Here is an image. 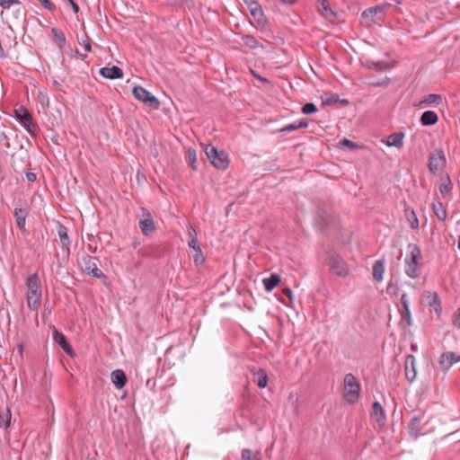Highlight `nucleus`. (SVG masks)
<instances>
[{"label": "nucleus", "instance_id": "1", "mask_svg": "<svg viewBox=\"0 0 460 460\" xmlns=\"http://www.w3.org/2000/svg\"><path fill=\"white\" fill-rule=\"evenodd\" d=\"M26 302L31 311H38L41 305V282L37 273L30 275L26 279Z\"/></svg>", "mask_w": 460, "mask_h": 460}, {"label": "nucleus", "instance_id": "2", "mask_svg": "<svg viewBox=\"0 0 460 460\" xmlns=\"http://www.w3.org/2000/svg\"><path fill=\"white\" fill-rule=\"evenodd\" d=\"M409 254L405 258V274L411 279H417L420 276L418 268L419 262L422 259L421 251L415 243L408 244Z\"/></svg>", "mask_w": 460, "mask_h": 460}, {"label": "nucleus", "instance_id": "3", "mask_svg": "<svg viewBox=\"0 0 460 460\" xmlns=\"http://www.w3.org/2000/svg\"><path fill=\"white\" fill-rule=\"evenodd\" d=\"M361 385L357 377L351 374H346L343 380V399L348 403L358 402L360 395Z\"/></svg>", "mask_w": 460, "mask_h": 460}, {"label": "nucleus", "instance_id": "4", "mask_svg": "<svg viewBox=\"0 0 460 460\" xmlns=\"http://www.w3.org/2000/svg\"><path fill=\"white\" fill-rule=\"evenodd\" d=\"M204 152L213 166L219 170H226L229 165L228 155L219 151L212 145H202Z\"/></svg>", "mask_w": 460, "mask_h": 460}, {"label": "nucleus", "instance_id": "5", "mask_svg": "<svg viewBox=\"0 0 460 460\" xmlns=\"http://www.w3.org/2000/svg\"><path fill=\"white\" fill-rule=\"evenodd\" d=\"M14 113L15 118L20 122V124L26 129V131L31 136H37L38 126L33 120V118L30 111L26 108L21 106L20 108L14 110Z\"/></svg>", "mask_w": 460, "mask_h": 460}, {"label": "nucleus", "instance_id": "6", "mask_svg": "<svg viewBox=\"0 0 460 460\" xmlns=\"http://www.w3.org/2000/svg\"><path fill=\"white\" fill-rule=\"evenodd\" d=\"M78 264L82 271L89 276H92L96 279L104 278L105 275L97 267V264L95 262V258L91 257L88 254H83L78 259Z\"/></svg>", "mask_w": 460, "mask_h": 460}, {"label": "nucleus", "instance_id": "7", "mask_svg": "<svg viewBox=\"0 0 460 460\" xmlns=\"http://www.w3.org/2000/svg\"><path fill=\"white\" fill-rule=\"evenodd\" d=\"M447 159L442 149H436L429 158V170L431 173L441 172L446 167Z\"/></svg>", "mask_w": 460, "mask_h": 460}, {"label": "nucleus", "instance_id": "8", "mask_svg": "<svg viewBox=\"0 0 460 460\" xmlns=\"http://www.w3.org/2000/svg\"><path fill=\"white\" fill-rule=\"evenodd\" d=\"M132 93L137 100L144 102L149 107L158 108L160 105L158 99L142 86H135L132 90Z\"/></svg>", "mask_w": 460, "mask_h": 460}, {"label": "nucleus", "instance_id": "9", "mask_svg": "<svg viewBox=\"0 0 460 460\" xmlns=\"http://www.w3.org/2000/svg\"><path fill=\"white\" fill-rule=\"evenodd\" d=\"M330 270L338 277H346L349 274V269L342 258L337 254H332L329 260Z\"/></svg>", "mask_w": 460, "mask_h": 460}, {"label": "nucleus", "instance_id": "10", "mask_svg": "<svg viewBox=\"0 0 460 460\" xmlns=\"http://www.w3.org/2000/svg\"><path fill=\"white\" fill-rule=\"evenodd\" d=\"M57 233L59 237L61 247L66 252V257L68 258L70 255L71 240L68 236L67 228L60 222H58L57 223Z\"/></svg>", "mask_w": 460, "mask_h": 460}, {"label": "nucleus", "instance_id": "11", "mask_svg": "<svg viewBox=\"0 0 460 460\" xmlns=\"http://www.w3.org/2000/svg\"><path fill=\"white\" fill-rule=\"evenodd\" d=\"M30 213V206L25 203L23 207L15 208L13 210V217L15 218L17 227L22 231L25 232L26 228V217Z\"/></svg>", "mask_w": 460, "mask_h": 460}, {"label": "nucleus", "instance_id": "12", "mask_svg": "<svg viewBox=\"0 0 460 460\" xmlns=\"http://www.w3.org/2000/svg\"><path fill=\"white\" fill-rule=\"evenodd\" d=\"M405 376L410 383H412L417 376L416 358L413 355H407L404 362Z\"/></svg>", "mask_w": 460, "mask_h": 460}, {"label": "nucleus", "instance_id": "13", "mask_svg": "<svg viewBox=\"0 0 460 460\" xmlns=\"http://www.w3.org/2000/svg\"><path fill=\"white\" fill-rule=\"evenodd\" d=\"M424 417V414H418V415H414L409 424H408V433L409 435L413 438H417L420 434H421V429H422V427H421V420Z\"/></svg>", "mask_w": 460, "mask_h": 460}, {"label": "nucleus", "instance_id": "14", "mask_svg": "<svg viewBox=\"0 0 460 460\" xmlns=\"http://www.w3.org/2000/svg\"><path fill=\"white\" fill-rule=\"evenodd\" d=\"M458 361H460V356L452 351L445 352L440 356L439 367L443 371H447L453 364Z\"/></svg>", "mask_w": 460, "mask_h": 460}, {"label": "nucleus", "instance_id": "15", "mask_svg": "<svg viewBox=\"0 0 460 460\" xmlns=\"http://www.w3.org/2000/svg\"><path fill=\"white\" fill-rule=\"evenodd\" d=\"M385 6L376 5L369 7L362 13L363 18H370V23H376L377 20H381L384 14Z\"/></svg>", "mask_w": 460, "mask_h": 460}, {"label": "nucleus", "instance_id": "16", "mask_svg": "<svg viewBox=\"0 0 460 460\" xmlns=\"http://www.w3.org/2000/svg\"><path fill=\"white\" fill-rule=\"evenodd\" d=\"M100 75L108 79H119L123 77V71L116 66H104L100 69Z\"/></svg>", "mask_w": 460, "mask_h": 460}, {"label": "nucleus", "instance_id": "17", "mask_svg": "<svg viewBox=\"0 0 460 460\" xmlns=\"http://www.w3.org/2000/svg\"><path fill=\"white\" fill-rule=\"evenodd\" d=\"M371 419L380 425H384L385 420V410L378 402L372 404Z\"/></svg>", "mask_w": 460, "mask_h": 460}, {"label": "nucleus", "instance_id": "18", "mask_svg": "<svg viewBox=\"0 0 460 460\" xmlns=\"http://www.w3.org/2000/svg\"><path fill=\"white\" fill-rule=\"evenodd\" d=\"M112 384L117 389H122L127 383V376L123 370L116 369L111 374Z\"/></svg>", "mask_w": 460, "mask_h": 460}, {"label": "nucleus", "instance_id": "19", "mask_svg": "<svg viewBox=\"0 0 460 460\" xmlns=\"http://www.w3.org/2000/svg\"><path fill=\"white\" fill-rule=\"evenodd\" d=\"M139 228L145 235H149L155 230V222L150 213H147L146 217L139 221Z\"/></svg>", "mask_w": 460, "mask_h": 460}, {"label": "nucleus", "instance_id": "20", "mask_svg": "<svg viewBox=\"0 0 460 460\" xmlns=\"http://www.w3.org/2000/svg\"><path fill=\"white\" fill-rule=\"evenodd\" d=\"M253 373V382L260 387L265 388L268 385V375L263 368H259L257 370L252 371Z\"/></svg>", "mask_w": 460, "mask_h": 460}, {"label": "nucleus", "instance_id": "21", "mask_svg": "<svg viewBox=\"0 0 460 460\" xmlns=\"http://www.w3.org/2000/svg\"><path fill=\"white\" fill-rule=\"evenodd\" d=\"M438 116L435 111H427L421 114L420 123L423 126H431L438 122Z\"/></svg>", "mask_w": 460, "mask_h": 460}, {"label": "nucleus", "instance_id": "22", "mask_svg": "<svg viewBox=\"0 0 460 460\" xmlns=\"http://www.w3.org/2000/svg\"><path fill=\"white\" fill-rule=\"evenodd\" d=\"M385 273V261L378 260L373 265V279L378 282L382 281Z\"/></svg>", "mask_w": 460, "mask_h": 460}, {"label": "nucleus", "instance_id": "23", "mask_svg": "<svg viewBox=\"0 0 460 460\" xmlns=\"http://www.w3.org/2000/svg\"><path fill=\"white\" fill-rule=\"evenodd\" d=\"M404 134L402 132H395L391 134L388 138L386 145L388 146L402 147L403 146Z\"/></svg>", "mask_w": 460, "mask_h": 460}, {"label": "nucleus", "instance_id": "24", "mask_svg": "<svg viewBox=\"0 0 460 460\" xmlns=\"http://www.w3.org/2000/svg\"><path fill=\"white\" fill-rule=\"evenodd\" d=\"M241 460H262V454L260 450L243 448L241 451Z\"/></svg>", "mask_w": 460, "mask_h": 460}, {"label": "nucleus", "instance_id": "25", "mask_svg": "<svg viewBox=\"0 0 460 460\" xmlns=\"http://www.w3.org/2000/svg\"><path fill=\"white\" fill-rule=\"evenodd\" d=\"M367 68L376 70V71H385L388 70L393 67L390 64L385 62V61H372V60H367L366 65Z\"/></svg>", "mask_w": 460, "mask_h": 460}, {"label": "nucleus", "instance_id": "26", "mask_svg": "<svg viewBox=\"0 0 460 460\" xmlns=\"http://www.w3.org/2000/svg\"><path fill=\"white\" fill-rule=\"evenodd\" d=\"M280 282V277L278 274H271L270 277L263 279V285L267 291L273 290Z\"/></svg>", "mask_w": 460, "mask_h": 460}, {"label": "nucleus", "instance_id": "27", "mask_svg": "<svg viewBox=\"0 0 460 460\" xmlns=\"http://www.w3.org/2000/svg\"><path fill=\"white\" fill-rule=\"evenodd\" d=\"M432 209L438 220L445 221L447 219V210L440 201L434 202Z\"/></svg>", "mask_w": 460, "mask_h": 460}, {"label": "nucleus", "instance_id": "28", "mask_svg": "<svg viewBox=\"0 0 460 460\" xmlns=\"http://www.w3.org/2000/svg\"><path fill=\"white\" fill-rule=\"evenodd\" d=\"M319 11L326 18L331 20L332 17L335 16V13L332 10L327 0H319Z\"/></svg>", "mask_w": 460, "mask_h": 460}, {"label": "nucleus", "instance_id": "29", "mask_svg": "<svg viewBox=\"0 0 460 460\" xmlns=\"http://www.w3.org/2000/svg\"><path fill=\"white\" fill-rule=\"evenodd\" d=\"M442 100H443L442 95L437 94V93H430V94L427 95L423 100H421L418 103V106H421L422 104L439 105L442 102Z\"/></svg>", "mask_w": 460, "mask_h": 460}, {"label": "nucleus", "instance_id": "30", "mask_svg": "<svg viewBox=\"0 0 460 460\" xmlns=\"http://www.w3.org/2000/svg\"><path fill=\"white\" fill-rule=\"evenodd\" d=\"M51 33L54 38H56L58 41V48L63 49L66 45V36L62 31L57 28L51 29Z\"/></svg>", "mask_w": 460, "mask_h": 460}, {"label": "nucleus", "instance_id": "31", "mask_svg": "<svg viewBox=\"0 0 460 460\" xmlns=\"http://www.w3.org/2000/svg\"><path fill=\"white\" fill-rule=\"evenodd\" d=\"M405 216L412 229L419 227V219L413 210L406 209Z\"/></svg>", "mask_w": 460, "mask_h": 460}, {"label": "nucleus", "instance_id": "32", "mask_svg": "<svg viewBox=\"0 0 460 460\" xmlns=\"http://www.w3.org/2000/svg\"><path fill=\"white\" fill-rule=\"evenodd\" d=\"M245 4H247L250 7L251 13L253 16H256L257 14H261L262 11L259 4L255 0H243Z\"/></svg>", "mask_w": 460, "mask_h": 460}, {"label": "nucleus", "instance_id": "33", "mask_svg": "<svg viewBox=\"0 0 460 460\" xmlns=\"http://www.w3.org/2000/svg\"><path fill=\"white\" fill-rule=\"evenodd\" d=\"M429 304L436 312H440V300L437 293H432L429 296Z\"/></svg>", "mask_w": 460, "mask_h": 460}, {"label": "nucleus", "instance_id": "34", "mask_svg": "<svg viewBox=\"0 0 460 460\" xmlns=\"http://www.w3.org/2000/svg\"><path fill=\"white\" fill-rule=\"evenodd\" d=\"M188 161L193 170H197V152L193 148L188 150Z\"/></svg>", "mask_w": 460, "mask_h": 460}, {"label": "nucleus", "instance_id": "35", "mask_svg": "<svg viewBox=\"0 0 460 460\" xmlns=\"http://www.w3.org/2000/svg\"><path fill=\"white\" fill-rule=\"evenodd\" d=\"M401 319H402V322L406 323V324L408 326H411L412 324L410 306H407L406 308H402V311H401Z\"/></svg>", "mask_w": 460, "mask_h": 460}, {"label": "nucleus", "instance_id": "36", "mask_svg": "<svg viewBox=\"0 0 460 460\" xmlns=\"http://www.w3.org/2000/svg\"><path fill=\"white\" fill-rule=\"evenodd\" d=\"M243 40H244V43L252 49H255L260 46L258 40L256 38H254L253 36L247 35L243 38Z\"/></svg>", "mask_w": 460, "mask_h": 460}, {"label": "nucleus", "instance_id": "37", "mask_svg": "<svg viewBox=\"0 0 460 460\" xmlns=\"http://www.w3.org/2000/svg\"><path fill=\"white\" fill-rule=\"evenodd\" d=\"M53 339L60 347L67 341L65 335L63 333L59 332L58 330H54Z\"/></svg>", "mask_w": 460, "mask_h": 460}, {"label": "nucleus", "instance_id": "38", "mask_svg": "<svg viewBox=\"0 0 460 460\" xmlns=\"http://www.w3.org/2000/svg\"><path fill=\"white\" fill-rule=\"evenodd\" d=\"M193 260H194L195 264H197V265L201 264L205 261V258H204L201 248L193 251Z\"/></svg>", "mask_w": 460, "mask_h": 460}, {"label": "nucleus", "instance_id": "39", "mask_svg": "<svg viewBox=\"0 0 460 460\" xmlns=\"http://www.w3.org/2000/svg\"><path fill=\"white\" fill-rule=\"evenodd\" d=\"M316 111L317 108L313 102H307L302 108V112L304 114H313Z\"/></svg>", "mask_w": 460, "mask_h": 460}, {"label": "nucleus", "instance_id": "40", "mask_svg": "<svg viewBox=\"0 0 460 460\" xmlns=\"http://www.w3.org/2000/svg\"><path fill=\"white\" fill-rule=\"evenodd\" d=\"M339 102V95L331 93L326 98L323 99V105H331Z\"/></svg>", "mask_w": 460, "mask_h": 460}, {"label": "nucleus", "instance_id": "41", "mask_svg": "<svg viewBox=\"0 0 460 460\" xmlns=\"http://www.w3.org/2000/svg\"><path fill=\"white\" fill-rule=\"evenodd\" d=\"M20 0H0V6L3 9H10L12 5L20 4Z\"/></svg>", "mask_w": 460, "mask_h": 460}, {"label": "nucleus", "instance_id": "42", "mask_svg": "<svg viewBox=\"0 0 460 460\" xmlns=\"http://www.w3.org/2000/svg\"><path fill=\"white\" fill-rule=\"evenodd\" d=\"M439 191H440V193L444 197L450 193V191H451V183H450L449 180H448L447 183H443V184L440 185Z\"/></svg>", "mask_w": 460, "mask_h": 460}, {"label": "nucleus", "instance_id": "43", "mask_svg": "<svg viewBox=\"0 0 460 460\" xmlns=\"http://www.w3.org/2000/svg\"><path fill=\"white\" fill-rule=\"evenodd\" d=\"M188 245L192 250V252L200 249L199 239L189 240Z\"/></svg>", "mask_w": 460, "mask_h": 460}, {"label": "nucleus", "instance_id": "44", "mask_svg": "<svg viewBox=\"0 0 460 460\" xmlns=\"http://www.w3.org/2000/svg\"><path fill=\"white\" fill-rule=\"evenodd\" d=\"M189 240L198 239V233L192 226L188 227Z\"/></svg>", "mask_w": 460, "mask_h": 460}, {"label": "nucleus", "instance_id": "45", "mask_svg": "<svg viewBox=\"0 0 460 460\" xmlns=\"http://www.w3.org/2000/svg\"><path fill=\"white\" fill-rule=\"evenodd\" d=\"M298 128H299V127L297 125V122H294V123L288 124L285 128H283L282 131H284V132H291V131H294V130L298 129Z\"/></svg>", "mask_w": 460, "mask_h": 460}, {"label": "nucleus", "instance_id": "46", "mask_svg": "<svg viewBox=\"0 0 460 460\" xmlns=\"http://www.w3.org/2000/svg\"><path fill=\"white\" fill-rule=\"evenodd\" d=\"M401 304L402 305V308H406L407 306H410V300L407 294H402L401 296Z\"/></svg>", "mask_w": 460, "mask_h": 460}, {"label": "nucleus", "instance_id": "47", "mask_svg": "<svg viewBox=\"0 0 460 460\" xmlns=\"http://www.w3.org/2000/svg\"><path fill=\"white\" fill-rule=\"evenodd\" d=\"M82 44H83L85 51L90 52L92 50L90 39L87 36H86V39L82 41Z\"/></svg>", "mask_w": 460, "mask_h": 460}, {"label": "nucleus", "instance_id": "48", "mask_svg": "<svg viewBox=\"0 0 460 460\" xmlns=\"http://www.w3.org/2000/svg\"><path fill=\"white\" fill-rule=\"evenodd\" d=\"M61 349L68 355H72L74 352L72 347L67 341L61 346Z\"/></svg>", "mask_w": 460, "mask_h": 460}, {"label": "nucleus", "instance_id": "49", "mask_svg": "<svg viewBox=\"0 0 460 460\" xmlns=\"http://www.w3.org/2000/svg\"><path fill=\"white\" fill-rule=\"evenodd\" d=\"M25 177H26V180L30 182H34L37 179L36 174L32 172H27L25 173Z\"/></svg>", "mask_w": 460, "mask_h": 460}, {"label": "nucleus", "instance_id": "50", "mask_svg": "<svg viewBox=\"0 0 460 460\" xmlns=\"http://www.w3.org/2000/svg\"><path fill=\"white\" fill-rule=\"evenodd\" d=\"M283 294L289 298L290 301L293 300L292 290L288 288L283 289Z\"/></svg>", "mask_w": 460, "mask_h": 460}, {"label": "nucleus", "instance_id": "51", "mask_svg": "<svg viewBox=\"0 0 460 460\" xmlns=\"http://www.w3.org/2000/svg\"><path fill=\"white\" fill-rule=\"evenodd\" d=\"M67 3H69L73 8V11L77 13L79 12V6L74 0H66Z\"/></svg>", "mask_w": 460, "mask_h": 460}, {"label": "nucleus", "instance_id": "52", "mask_svg": "<svg viewBox=\"0 0 460 460\" xmlns=\"http://www.w3.org/2000/svg\"><path fill=\"white\" fill-rule=\"evenodd\" d=\"M454 325L460 328V309H458L457 314L455 317Z\"/></svg>", "mask_w": 460, "mask_h": 460}, {"label": "nucleus", "instance_id": "53", "mask_svg": "<svg viewBox=\"0 0 460 460\" xmlns=\"http://www.w3.org/2000/svg\"><path fill=\"white\" fill-rule=\"evenodd\" d=\"M16 349H17V352L18 354L20 355V357L22 358V354H23V349H24V346L22 343H19L16 347Z\"/></svg>", "mask_w": 460, "mask_h": 460}, {"label": "nucleus", "instance_id": "54", "mask_svg": "<svg viewBox=\"0 0 460 460\" xmlns=\"http://www.w3.org/2000/svg\"><path fill=\"white\" fill-rule=\"evenodd\" d=\"M343 144L349 146V147H354L356 146L355 143H353L352 141L347 139V138H344L343 139Z\"/></svg>", "mask_w": 460, "mask_h": 460}, {"label": "nucleus", "instance_id": "55", "mask_svg": "<svg viewBox=\"0 0 460 460\" xmlns=\"http://www.w3.org/2000/svg\"><path fill=\"white\" fill-rule=\"evenodd\" d=\"M297 125H298L299 128H304L308 126V123L305 120H300L297 122Z\"/></svg>", "mask_w": 460, "mask_h": 460}, {"label": "nucleus", "instance_id": "56", "mask_svg": "<svg viewBox=\"0 0 460 460\" xmlns=\"http://www.w3.org/2000/svg\"><path fill=\"white\" fill-rule=\"evenodd\" d=\"M390 83V80L388 78H386L385 81L383 82H380V83H377V84H375V85H388V84Z\"/></svg>", "mask_w": 460, "mask_h": 460}, {"label": "nucleus", "instance_id": "57", "mask_svg": "<svg viewBox=\"0 0 460 460\" xmlns=\"http://www.w3.org/2000/svg\"><path fill=\"white\" fill-rule=\"evenodd\" d=\"M319 216H320V217H323V224H324V225H327V224H328V219H327V218H325V217H323V214L319 213Z\"/></svg>", "mask_w": 460, "mask_h": 460}, {"label": "nucleus", "instance_id": "58", "mask_svg": "<svg viewBox=\"0 0 460 460\" xmlns=\"http://www.w3.org/2000/svg\"><path fill=\"white\" fill-rule=\"evenodd\" d=\"M53 84L56 85L57 87L60 86V84L56 80L53 81Z\"/></svg>", "mask_w": 460, "mask_h": 460}, {"label": "nucleus", "instance_id": "59", "mask_svg": "<svg viewBox=\"0 0 460 460\" xmlns=\"http://www.w3.org/2000/svg\"><path fill=\"white\" fill-rule=\"evenodd\" d=\"M79 58H80L82 60H84V59L86 58V55H82V54H80V55H79Z\"/></svg>", "mask_w": 460, "mask_h": 460}, {"label": "nucleus", "instance_id": "60", "mask_svg": "<svg viewBox=\"0 0 460 460\" xmlns=\"http://www.w3.org/2000/svg\"><path fill=\"white\" fill-rule=\"evenodd\" d=\"M457 246H458V249L460 250V234H459V237H458V243H457Z\"/></svg>", "mask_w": 460, "mask_h": 460}, {"label": "nucleus", "instance_id": "61", "mask_svg": "<svg viewBox=\"0 0 460 460\" xmlns=\"http://www.w3.org/2000/svg\"><path fill=\"white\" fill-rule=\"evenodd\" d=\"M2 136L4 139H7L6 135L4 133H2Z\"/></svg>", "mask_w": 460, "mask_h": 460}, {"label": "nucleus", "instance_id": "62", "mask_svg": "<svg viewBox=\"0 0 460 460\" xmlns=\"http://www.w3.org/2000/svg\"><path fill=\"white\" fill-rule=\"evenodd\" d=\"M137 244H139V243L135 242L134 243V247L136 248Z\"/></svg>", "mask_w": 460, "mask_h": 460}]
</instances>
